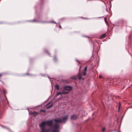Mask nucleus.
<instances>
[{"label": "nucleus", "instance_id": "423d86ee", "mask_svg": "<svg viewBox=\"0 0 132 132\" xmlns=\"http://www.w3.org/2000/svg\"><path fill=\"white\" fill-rule=\"evenodd\" d=\"M78 77L79 79H80L82 77L81 74L79 73L78 74Z\"/></svg>", "mask_w": 132, "mask_h": 132}, {"label": "nucleus", "instance_id": "7ed1b4c3", "mask_svg": "<svg viewBox=\"0 0 132 132\" xmlns=\"http://www.w3.org/2000/svg\"><path fill=\"white\" fill-rule=\"evenodd\" d=\"M78 117V116L75 115H73L71 117V119L72 120H75L77 119Z\"/></svg>", "mask_w": 132, "mask_h": 132}, {"label": "nucleus", "instance_id": "4be33fe9", "mask_svg": "<svg viewBox=\"0 0 132 132\" xmlns=\"http://www.w3.org/2000/svg\"><path fill=\"white\" fill-rule=\"evenodd\" d=\"M82 79L83 80H84V78H82Z\"/></svg>", "mask_w": 132, "mask_h": 132}, {"label": "nucleus", "instance_id": "0eeeda50", "mask_svg": "<svg viewBox=\"0 0 132 132\" xmlns=\"http://www.w3.org/2000/svg\"><path fill=\"white\" fill-rule=\"evenodd\" d=\"M32 114L35 115H36L38 114V113L35 111H34L32 112Z\"/></svg>", "mask_w": 132, "mask_h": 132}, {"label": "nucleus", "instance_id": "f03ea898", "mask_svg": "<svg viewBox=\"0 0 132 132\" xmlns=\"http://www.w3.org/2000/svg\"><path fill=\"white\" fill-rule=\"evenodd\" d=\"M72 87L70 86H66L64 87V89L65 90L70 91L72 89Z\"/></svg>", "mask_w": 132, "mask_h": 132}, {"label": "nucleus", "instance_id": "dca6fc26", "mask_svg": "<svg viewBox=\"0 0 132 132\" xmlns=\"http://www.w3.org/2000/svg\"><path fill=\"white\" fill-rule=\"evenodd\" d=\"M99 78H102V76L101 75H100L99 76Z\"/></svg>", "mask_w": 132, "mask_h": 132}, {"label": "nucleus", "instance_id": "6ab92c4d", "mask_svg": "<svg viewBox=\"0 0 132 132\" xmlns=\"http://www.w3.org/2000/svg\"><path fill=\"white\" fill-rule=\"evenodd\" d=\"M60 28H61V26H60Z\"/></svg>", "mask_w": 132, "mask_h": 132}, {"label": "nucleus", "instance_id": "2eb2a0df", "mask_svg": "<svg viewBox=\"0 0 132 132\" xmlns=\"http://www.w3.org/2000/svg\"><path fill=\"white\" fill-rule=\"evenodd\" d=\"M104 20H105V22L106 23L107 21H106V18H104Z\"/></svg>", "mask_w": 132, "mask_h": 132}, {"label": "nucleus", "instance_id": "f257e3e1", "mask_svg": "<svg viewBox=\"0 0 132 132\" xmlns=\"http://www.w3.org/2000/svg\"><path fill=\"white\" fill-rule=\"evenodd\" d=\"M66 116L62 118H58L51 120L43 121L39 125L41 132H59V123L65 122L68 118Z\"/></svg>", "mask_w": 132, "mask_h": 132}, {"label": "nucleus", "instance_id": "a211bd4d", "mask_svg": "<svg viewBox=\"0 0 132 132\" xmlns=\"http://www.w3.org/2000/svg\"><path fill=\"white\" fill-rule=\"evenodd\" d=\"M53 22V23H56L55 22Z\"/></svg>", "mask_w": 132, "mask_h": 132}, {"label": "nucleus", "instance_id": "f3484780", "mask_svg": "<svg viewBox=\"0 0 132 132\" xmlns=\"http://www.w3.org/2000/svg\"><path fill=\"white\" fill-rule=\"evenodd\" d=\"M2 76V74H0V77L1 78Z\"/></svg>", "mask_w": 132, "mask_h": 132}, {"label": "nucleus", "instance_id": "1a4fd4ad", "mask_svg": "<svg viewBox=\"0 0 132 132\" xmlns=\"http://www.w3.org/2000/svg\"><path fill=\"white\" fill-rule=\"evenodd\" d=\"M105 130V127H103L102 128V132H104Z\"/></svg>", "mask_w": 132, "mask_h": 132}, {"label": "nucleus", "instance_id": "ddd939ff", "mask_svg": "<svg viewBox=\"0 0 132 132\" xmlns=\"http://www.w3.org/2000/svg\"><path fill=\"white\" fill-rule=\"evenodd\" d=\"M119 108H118L119 110L120 109V105H121L120 103V102H119Z\"/></svg>", "mask_w": 132, "mask_h": 132}, {"label": "nucleus", "instance_id": "39448f33", "mask_svg": "<svg viewBox=\"0 0 132 132\" xmlns=\"http://www.w3.org/2000/svg\"><path fill=\"white\" fill-rule=\"evenodd\" d=\"M106 36V35L105 34H103L100 37V39H102L105 37Z\"/></svg>", "mask_w": 132, "mask_h": 132}, {"label": "nucleus", "instance_id": "9d476101", "mask_svg": "<svg viewBox=\"0 0 132 132\" xmlns=\"http://www.w3.org/2000/svg\"><path fill=\"white\" fill-rule=\"evenodd\" d=\"M86 71H84V72H83L82 73L83 75L84 76H85L86 75Z\"/></svg>", "mask_w": 132, "mask_h": 132}, {"label": "nucleus", "instance_id": "4468645a", "mask_svg": "<svg viewBox=\"0 0 132 132\" xmlns=\"http://www.w3.org/2000/svg\"><path fill=\"white\" fill-rule=\"evenodd\" d=\"M40 111H41V112H45V111L44 110H40Z\"/></svg>", "mask_w": 132, "mask_h": 132}, {"label": "nucleus", "instance_id": "9b49d317", "mask_svg": "<svg viewBox=\"0 0 132 132\" xmlns=\"http://www.w3.org/2000/svg\"><path fill=\"white\" fill-rule=\"evenodd\" d=\"M52 105H53V104H52L50 106H47V109H48V108H51V107H52Z\"/></svg>", "mask_w": 132, "mask_h": 132}, {"label": "nucleus", "instance_id": "412c9836", "mask_svg": "<svg viewBox=\"0 0 132 132\" xmlns=\"http://www.w3.org/2000/svg\"><path fill=\"white\" fill-rule=\"evenodd\" d=\"M76 61H77V62H79L77 60H76Z\"/></svg>", "mask_w": 132, "mask_h": 132}, {"label": "nucleus", "instance_id": "6e6552de", "mask_svg": "<svg viewBox=\"0 0 132 132\" xmlns=\"http://www.w3.org/2000/svg\"><path fill=\"white\" fill-rule=\"evenodd\" d=\"M55 87L58 90L59 89V86L58 85H56L55 86Z\"/></svg>", "mask_w": 132, "mask_h": 132}, {"label": "nucleus", "instance_id": "aec40b11", "mask_svg": "<svg viewBox=\"0 0 132 132\" xmlns=\"http://www.w3.org/2000/svg\"><path fill=\"white\" fill-rule=\"evenodd\" d=\"M72 78H73V79H75V77H74Z\"/></svg>", "mask_w": 132, "mask_h": 132}, {"label": "nucleus", "instance_id": "f8f14e48", "mask_svg": "<svg viewBox=\"0 0 132 132\" xmlns=\"http://www.w3.org/2000/svg\"><path fill=\"white\" fill-rule=\"evenodd\" d=\"M87 70V67H86L84 69V71H86Z\"/></svg>", "mask_w": 132, "mask_h": 132}, {"label": "nucleus", "instance_id": "20e7f679", "mask_svg": "<svg viewBox=\"0 0 132 132\" xmlns=\"http://www.w3.org/2000/svg\"><path fill=\"white\" fill-rule=\"evenodd\" d=\"M68 93L67 92H57L56 94V96H57L61 94H67V93Z\"/></svg>", "mask_w": 132, "mask_h": 132}]
</instances>
